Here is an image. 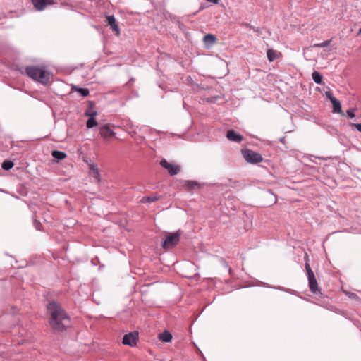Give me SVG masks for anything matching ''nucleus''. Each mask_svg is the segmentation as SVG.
<instances>
[{
    "instance_id": "f257e3e1",
    "label": "nucleus",
    "mask_w": 361,
    "mask_h": 361,
    "mask_svg": "<svg viewBox=\"0 0 361 361\" xmlns=\"http://www.w3.org/2000/svg\"><path fill=\"white\" fill-rule=\"evenodd\" d=\"M47 311L50 315L49 325L55 333L65 331L70 325V317L57 302H49Z\"/></svg>"
},
{
    "instance_id": "f03ea898",
    "label": "nucleus",
    "mask_w": 361,
    "mask_h": 361,
    "mask_svg": "<svg viewBox=\"0 0 361 361\" xmlns=\"http://www.w3.org/2000/svg\"><path fill=\"white\" fill-rule=\"evenodd\" d=\"M25 73L33 80L42 85H48L49 83L50 74L49 71L43 68L36 66H27L25 69Z\"/></svg>"
},
{
    "instance_id": "7ed1b4c3",
    "label": "nucleus",
    "mask_w": 361,
    "mask_h": 361,
    "mask_svg": "<svg viewBox=\"0 0 361 361\" xmlns=\"http://www.w3.org/2000/svg\"><path fill=\"white\" fill-rule=\"evenodd\" d=\"M182 233L181 230H178L174 233H168L161 244L162 247L166 250L175 247L178 244Z\"/></svg>"
},
{
    "instance_id": "20e7f679",
    "label": "nucleus",
    "mask_w": 361,
    "mask_h": 361,
    "mask_svg": "<svg viewBox=\"0 0 361 361\" xmlns=\"http://www.w3.org/2000/svg\"><path fill=\"white\" fill-rule=\"evenodd\" d=\"M242 154L243 158L250 164H257L263 161L262 156L251 149H243L242 150Z\"/></svg>"
},
{
    "instance_id": "39448f33",
    "label": "nucleus",
    "mask_w": 361,
    "mask_h": 361,
    "mask_svg": "<svg viewBox=\"0 0 361 361\" xmlns=\"http://www.w3.org/2000/svg\"><path fill=\"white\" fill-rule=\"evenodd\" d=\"M99 134L106 142H109L116 138V133L113 130L111 126L109 123L102 125L99 127Z\"/></svg>"
},
{
    "instance_id": "423d86ee",
    "label": "nucleus",
    "mask_w": 361,
    "mask_h": 361,
    "mask_svg": "<svg viewBox=\"0 0 361 361\" xmlns=\"http://www.w3.org/2000/svg\"><path fill=\"white\" fill-rule=\"evenodd\" d=\"M160 165L167 170L171 176L177 175L180 171V166L168 162L165 159L160 161Z\"/></svg>"
},
{
    "instance_id": "0eeeda50",
    "label": "nucleus",
    "mask_w": 361,
    "mask_h": 361,
    "mask_svg": "<svg viewBox=\"0 0 361 361\" xmlns=\"http://www.w3.org/2000/svg\"><path fill=\"white\" fill-rule=\"evenodd\" d=\"M138 339V333L137 331L130 332L125 334L123 338V344L130 346L136 345Z\"/></svg>"
},
{
    "instance_id": "6e6552de",
    "label": "nucleus",
    "mask_w": 361,
    "mask_h": 361,
    "mask_svg": "<svg viewBox=\"0 0 361 361\" xmlns=\"http://www.w3.org/2000/svg\"><path fill=\"white\" fill-rule=\"evenodd\" d=\"M34 7L37 11H43L47 6L55 4L54 0H32Z\"/></svg>"
},
{
    "instance_id": "1a4fd4ad",
    "label": "nucleus",
    "mask_w": 361,
    "mask_h": 361,
    "mask_svg": "<svg viewBox=\"0 0 361 361\" xmlns=\"http://www.w3.org/2000/svg\"><path fill=\"white\" fill-rule=\"evenodd\" d=\"M307 279L310 291L313 293H316L317 291H319V289L318 288V283L314 274H312L307 275Z\"/></svg>"
},
{
    "instance_id": "9d476101",
    "label": "nucleus",
    "mask_w": 361,
    "mask_h": 361,
    "mask_svg": "<svg viewBox=\"0 0 361 361\" xmlns=\"http://www.w3.org/2000/svg\"><path fill=\"white\" fill-rule=\"evenodd\" d=\"M106 21L108 24L110 25L112 31L114 32L117 36H118L120 35V29L116 23L115 17L114 16H107Z\"/></svg>"
},
{
    "instance_id": "9b49d317",
    "label": "nucleus",
    "mask_w": 361,
    "mask_h": 361,
    "mask_svg": "<svg viewBox=\"0 0 361 361\" xmlns=\"http://www.w3.org/2000/svg\"><path fill=\"white\" fill-rule=\"evenodd\" d=\"M226 137L230 140L235 142H240L243 140V136L239 133H237L233 130L227 131Z\"/></svg>"
},
{
    "instance_id": "f8f14e48",
    "label": "nucleus",
    "mask_w": 361,
    "mask_h": 361,
    "mask_svg": "<svg viewBox=\"0 0 361 361\" xmlns=\"http://www.w3.org/2000/svg\"><path fill=\"white\" fill-rule=\"evenodd\" d=\"M203 42L207 47L213 46L216 42V37L212 34H207L204 36Z\"/></svg>"
},
{
    "instance_id": "ddd939ff",
    "label": "nucleus",
    "mask_w": 361,
    "mask_h": 361,
    "mask_svg": "<svg viewBox=\"0 0 361 361\" xmlns=\"http://www.w3.org/2000/svg\"><path fill=\"white\" fill-rule=\"evenodd\" d=\"M268 60L270 62L274 61L281 56V53L272 49H268L267 51Z\"/></svg>"
},
{
    "instance_id": "4468645a",
    "label": "nucleus",
    "mask_w": 361,
    "mask_h": 361,
    "mask_svg": "<svg viewBox=\"0 0 361 361\" xmlns=\"http://www.w3.org/2000/svg\"><path fill=\"white\" fill-rule=\"evenodd\" d=\"M199 185L198 183L195 180H184L183 182V187L188 190L194 189L195 187Z\"/></svg>"
},
{
    "instance_id": "2eb2a0df",
    "label": "nucleus",
    "mask_w": 361,
    "mask_h": 361,
    "mask_svg": "<svg viewBox=\"0 0 361 361\" xmlns=\"http://www.w3.org/2000/svg\"><path fill=\"white\" fill-rule=\"evenodd\" d=\"M330 100L333 105L334 112L341 113V102L335 97L330 98Z\"/></svg>"
},
{
    "instance_id": "dca6fc26",
    "label": "nucleus",
    "mask_w": 361,
    "mask_h": 361,
    "mask_svg": "<svg viewBox=\"0 0 361 361\" xmlns=\"http://www.w3.org/2000/svg\"><path fill=\"white\" fill-rule=\"evenodd\" d=\"M71 90L78 92L79 94H80L82 97H87L89 95V90L87 88H82L77 87L75 85H73L71 87Z\"/></svg>"
},
{
    "instance_id": "f3484780",
    "label": "nucleus",
    "mask_w": 361,
    "mask_h": 361,
    "mask_svg": "<svg viewBox=\"0 0 361 361\" xmlns=\"http://www.w3.org/2000/svg\"><path fill=\"white\" fill-rule=\"evenodd\" d=\"M51 155L57 161L62 160L66 157V154L65 152L58 150L52 151Z\"/></svg>"
},
{
    "instance_id": "a211bd4d",
    "label": "nucleus",
    "mask_w": 361,
    "mask_h": 361,
    "mask_svg": "<svg viewBox=\"0 0 361 361\" xmlns=\"http://www.w3.org/2000/svg\"><path fill=\"white\" fill-rule=\"evenodd\" d=\"M159 338L161 341L164 342H169L172 339V335L169 331H164L163 333L159 334Z\"/></svg>"
},
{
    "instance_id": "6ab92c4d",
    "label": "nucleus",
    "mask_w": 361,
    "mask_h": 361,
    "mask_svg": "<svg viewBox=\"0 0 361 361\" xmlns=\"http://www.w3.org/2000/svg\"><path fill=\"white\" fill-rule=\"evenodd\" d=\"M312 78L316 84L321 85L322 82V75L318 71H314L312 74Z\"/></svg>"
},
{
    "instance_id": "aec40b11",
    "label": "nucleus",
    "mask_w": 361,
    "mask_h": 361,
    "mask_svg": "<svg viewBox=\"0 0 361 361\" xmlns=\"http://www.w3.org/2000/svg\"><path fill=\"white\" fill-rule=\"evenodd\" d=\"M158 197L157 196H151V197H148V196H146V197H143L141 200V202L142 203H151V202H156L157 200H158Z\"/></svg>"
},
{
    "instance_id": "412c9836",
    "label": "nucleus",
    "mask_w": 361,
    "mask_h": 361,
    "mask_svg": "<svg viewBox=\"0 0 361 361\" xmlns=\"http://www.w3.org/2000/svg\"><path fill=\"white\" fill-rule=\"evenodd\" d=\"M13 166V163L11 161L6 160L2 163V169L5 171H8Z\"/></svg>"
},
{
    "instance_id": "4be33fe9",
    "label": "nucleus",
    "mask_w": 361,
    "mask_h": 361,
    "mask_svg": "<svg viewBox=\"0 0 361 361\" xmlns=\"http://www.w3.org/2000/svg\"><path fill=\"white\" fill-rule=\"evenodd\" d=\"M97 126V122L94 118H89V119L86 122V126L88 128H92L94 126Z\"/></svg>"
},
{
    "instance_id": "5701e85b",
    "label": "nucleus",
    "mask_w": 361,
    "mask_h": 361,
    "mask_svg": "<svg viewBox=\"0 0 361 361\" xmlns=\"http://www.w3.org/2000/svg\"><path fill=\"white\" fill-rule=\"evenodd\" d=\"M305 260H306V262L305 264V270L307 272V275L314 274L313 271L312 270V269L307 262L308 261V255H305Z\"/></svg>"
},
{
    "instance_id": "b1692460",
    "label": "nucleus",
    "mask_w": 361,
    "mask_h": 361,
    "mask_svg": "<svg viewBox=\"0 0 361 361\" xmlns=\"http://www.w3.org/2000/svg\"><path fill=\"white\" fill-rule=\"evenodd\" d=\"M331 40H326L322 43L315 44L314 45V47H326L330 44Z\"/></svg>"
},
{
    "instance_id": "393cba45",
    "label": "nucleus",
    "mask_w": 361,
    "mask_h": 361,
    "mask_svg": "<svg viewBox=\"0 0 361 361\" xmlns=\"http://www.w3.org/2000/svg\"><path fill=\"white\" fill-rule=\"evenodd\" d=\"M91 173L94 178H95L98 180H99V173L97 168L92 167Z\"/></svg>"
},
{
    "instance_id": "a878e982",
    "label": "nucleus",
    "mask_w": 361,
    "mask_h": 361,
    "mask_svg": "<svg viewBox=\"0 0 361 361\" xmlns=\"http://www.w3.org/2000/svg\"><path fill=\"white\" fill-rule=\"evenodd\" d=\"M355 108H350L349 109L347 110V114L350 118H353L355 117Z\"/></svg>"
},
{
    "instance_id": "bb28decb",
    "label": "nucleus",
    "mask_w": 361,
    "mask_h": 361,
    "mask_svg": "<svg viewBox=\"0 0 361 361\" xmlns=\"http://www.w3.org/2000/svg\"><path fill=\"white\" fill-rule=\"evenodd\" d=\"M97 112L95 111H92V112L86 111L85 113V115L87 116H89L90 118H94L95 116H97Z\"/></svg>"
},
{
    "instance_id": "cd10ccee",
    "label": "nucleus",
    "mask_w": 361,
    "mask_h": 361,
    "mask_svg": "<svg viewBox=\"0 0 361 361\" xmlns=\"http://www.w3.org/2000/svg\"><path fill=\"white\" fill-rule=\"evenodd\" d=\"M35 226L37 230H41V224L40 222H37L36 220H35Z\"/></svg>"
},
{
    "instance_id": "c85d7f7f",
    "label": "nucleus",
    "mask_w": 361,
    "mask_h": 361,
    "mask_svg": "<svg viewBox=\"0 0 361 361\" xmlns=\"http://www.w3.org/2000/svg\"><path fill=\"white\" fill-rule=\"evenodd\" d=\"M349 297L350 298H353V299H357L358 298V296L357 295V294L354 293H349Z\"/></svg>"
},
{
    "instance_id": "c756f323",
    "label": "nucleus",
    "mask_w": 361,
    "mask_h": 361,
    "mask_svg": "<svg viewBox=\"0 0 361 361\" xmlns=\"http://www.w3.org/2000/svg\"><path fill=\"white\" fill-rule=\"evenodd\" d=\"M356 129L361 133V123L355 124Z\"/></svg>"
},
{
    "instance_id": "7c9ffc66",
    "label": "nucleus",
    "mask_w": 361,
    "mask_h": 361,
    "mask_svg": "<svg viewBox=\"0 0 361 361\" xmlns=\"http://www.w3.org/2000/svg\"><path fill=\"white\" fill-rule=\"evenodd\" d=\"M326 95L330 99V98L334 97L331 92L328 91L326 92Z\"/></svg>"
},
{
    "instance_id": "2f4dec72",
    "label": "nucleus",
    "mask_w": 361,
    "mask_h": 361,
    "mask_svg": "<svg viewBox=\"0 0 361 361\" xmlns=\"http://www.w3.org/2000/svg\"><path fill=\"white\" fill-rule=\"evenodd\" d=\"M209 2L216 4L219 0H207Z\"/></svg>"
},
{
    "instance_id": "473e14b6",
    "label": "nucleus",
    "mask_w": 361,
    "mask_h": 361,
    "mask_svg": "<svg viewBox=\"0 0 361 361\" xmlns=\"http://www.w3.org/2000/svg\"><path fill=\"white\" fill-rule=\"evenodd\" d=\"M361 33V28L359 30V34Z\"/></svg>"
}]
</instances>
